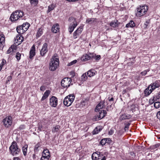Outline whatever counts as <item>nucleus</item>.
Segmentation results:
<instances>
[{
  "label": "nucleus",
  "instance_id": "nucleus-1",
  "mask_svg": "<svg viewBox=\"0 0 160 160\" xmlns=\"http://www.w3.org/2000/svg\"><path fill=\"white\" fill-rule=\"evenodd\" d=\"M59 60L57 54H54L49 64V69L51 71H54L59 65Z\"/></svg>",
  "mask_w": 160,
  "mask_h": 160
},
{
  "label": "nucleus",
  "instance_id": "nucleus-2",
  "mask_svg": "<svg viewBox=\"0 0 160 160\" xmlns=\"http://www.w3.org/2000/svg\"><path fill=\"white\" fill-rule=\"evenodd\" d=\"M11 153L13 156H15L18 154L21 150L18 147L17 143L15 142H12L11 145L9 147Z\"/></svg>",
  "mask_w": 160,
  "mask_h": 160
},
{
  "label": "nucleus",
  "instance_id": "nucleus-3",
  "mask_svg": "<svg viewBox=\"0 0 160 160\" xmlns=\"http://www.w3.org/2000/svg\"><path fill=\"white\" fill-rule=\"evenodd\" d=\"M23 15V12L21 10H17L11 15L10 19L12 22L16 21Z\"/></svg>",
  "mask_w": 160,
  "mask_h": 160
},
{
  "label": "nucleus",
  "instance_id": "nucleus-4",
  "mask_svg": "<svg viewBox=\"0 0 160 160\" xmlns=\"http://www.w3.org/2000/svg\"><path fill=\"white\" fill-rule=\"evenodd\" d=\"M137 12L136 14L137 16L141 17L143 15L148 9V7L145 5L143 6H140L137 8Z\"/></svg>",
  "mask_w": 160,
  "mask_h": 160
},
{
  "label": "nucleus",
  "instance_id": "nucleus-5",
  "mask_svg": "<svg viewBox=\"0 0 160 160\" xmlns=\"http://www.w3.org/2000/svg\"><path fill=\"white\" fill-rule=\"evenodd\" d=\"M2 122L4 127L6 128H8L10 127L12 124V118L10 116H7L3 119Z\"/></svg>",
  "mask_w": 160,
  "mask_h": 160
},
{
  "label": "nucleus",
  "instance_id": "nucleus-6",
  "mask_svg": "<svg viewBox=\"0 0 160 160\" xmlns=\"http://www.w3.org/2000/svg\"><path fill=\"white\" fill-rule=\"evenodd\" d=\"M50 157V152L48 149H46L43 151L40 160H49Z\"/></svg>",
  "mask_w": 160,
  "mask_h": 160
},
{
  "label": "nucleus",
  "instance_id": "nucleus-7",
  "mask_svg": "<svg viewBox=\"0 0 160 160\" xmlns=\"http://www.w3.org/2000/svg\"><path fill=\"white\" fill-rule=\"evenodd\" d=\"M71 79L69 78H64L61 81V85L63 88H67L70 86Z\"/></svg>",
  "mask_w": 160,
  "mask_h": 160
},
{
  "label": "nucleus",
  "instance_id": "nucleus-8",
  "mask_svg": "<svg viewBox=\"0 0 160 160\" xmlns=\"http://www.w3.org/2000/svg\"><path fill=\"white\" fill-rule=\"evenodd\" d=\"M50 105L53 107H55L58 104V99L55 96H52L50 99Z\"/></svg>",
  "mask_w": 160,
  "mask_h": 160
},
{
  "label": "nucleus",
  "instance_id": "nucleus-9",
  "mask_svg": "<svg viewBox=\"0 0 160 160\" xmlns=\"http://www.w3.org/2000/svg\"><path fill=\"white\" fill-rule=\"evenodd\" d=\"M94 57V54L93 53H90L89 54H85L83 55L81 58V59L82 61H87L91 59Z\"/></svg>",
  "mask_w": 160,
  "mask_h": 160
},
{
  "label": "nucleus",
  "instance_id": "nucleus-10",
  "mask_svg": "<svg viewBox=\"0 0 160 160\" xmlns=\"http://www.w3.org/2000/svg\"><path fill=\"white\" fill-rule=\"evenodd\" d=\"M48 44L46 43H44L40 51V54L42 56H44L48 52Z\"/></svg>",
  "mask_w": 160,
  "mask_h": 160
},
{
  "label": "nucleus",
  "instance_id": "nucleus-11",
  "mask_svg": "<svg viewBox=\"0 0 160 160\" xmlns=\"http://www.w3.org/2000/svg\"><path fill=\"white\" fill-rule=\"evenodd\" d=\"M160 86V81H156L152 83H151L149 86L152 90H154L156 88H159Z\"/></svg>",
  "mask_w": 160,
  "mask_h": 160
},
{
  "label": "nucleus",
  "instance_id": "nucleus-12",
  "mask_svg": "<svg viewBox=\"0 0 160 160\" xmlns=\"http://www.w3.org/2000/svg\"><path fill=\"white\" fill-rule=\"evenodd\" d=\"M83 28L82 27H79L77 30L74 32L73 33V38L74 39H76L77 38V36H79L81 33L82 31L83 30Z\"/></svg>",
  "mask_w": 160,
  "mask_h": 160
},
{
  "label": "nucleus",
  "instance_id": "nucleus-13",
  "mask_svg": "<svg viewBox=\"0 0 160 160\" xmlns=\"http://www.w3.org/2000/svg\"><path fill=\"white\" fill-rule=\"evenodd\" d=\"M104 103V102H101L99 103H98L95 108V112H97L98 110L99 111V109L104 108L105 107Z\"/></svg>",
  "mask_w": 160,
  "mask_h": 160
},
{
  "label": "nucleus",
  "instance_id": "nucleus-14",
  "mask_svg": "<svg viewBox=\"0 0 160 160\" xmlns=\"http://www.w3.org/2000/svg\"><path fill=\"white\" fill-rule=\"evenodd\" d=\"M35 46L33 45L31 47L29 52V58L30 59H32V57L34 56L35 54Z\"/></svg>",
  "mask_w": 160,
  "mask_h": 160
},
{
  "label": "nucleus",
  "instance_id": "nucleus-15",
  "mask_svg": "<svg viewBox=\"0 0 160 160\" xmlns=\"http://www.w3.org/2000/svg\"><path fill=\"white\" fill-rule=\"evenodd\" d=\"M59 24L58 23H56L52 26V31L54 33H56L59 31Z\"/></svg>",
  "mask_w": 160,
  "mask_h": 160
},
{
  "label": "nucleus",
  "instance_id": "nucleus-16",
  "mask_svg": "<svg viewBox=\"0 0 160 160\" xmlns=\"http://www.w3.org/2000/svg\"><path fill=\"white\" fill-rule=\"evenodd\" d=\"M100 152H95L93 153L92 156V158L93 160H98L100 158H98V157H100Z\"/></svg>",
  "mask_w": 160,
  "mask_h": 160
},
{
  "label": "nucleus",
  "instance_id": "nucleus-17",
  "mask_svg": "<svg viewBox=\"0 0 160 160\" xmlns=\"http://www.w3.org/2000/svg\"><path fill=\"white\" fill-rule=\"evenodd\" d=\"M150 87L149 86L144 91L145 96L146 97L148 96L153 91L152 90L151 88L150 89Z\"/></svg>",
  "mask_w": 160,
  "mask_h": 160
},
{
  "label": "nucleus",
  "instance_id": "nucleus-18",
  "mask_svg": "<svg viewBox=\"0 0 160 160\" xmlns=\"http://www.w3.org/2000/svg\"><path fill=\"white\" fill-rule=\"evenodd\" d=\"M68 97H66L64 99L63 101L64 104L68 107L70 106L72 103V102L71 101H69V99H68Z\"/></svg>",
  "mask_w": 160,
  "mask_h": 160
},
{
  "label": "nucleus",
  "instance_id": "nucleus-19",
  "mask_svg": "<svg viewBox=\"0 0 160 160\" xmlns=\"http://www.w3.org/2000/svg\"><path fill=\"white\" fill-rule=\"evenodd\" d=\"M17 32L20 34L26 32V29H23L22 26H18L16 28Z\"/></svg>",
  "mask_w": 160,
  "mask_h": 160
},
{
  "label": "nucleus",
  "instance_id": "nucleus-20",
  "mask_svg": "<svg viewBox=\"0 0 160 160\" xmlns=\"http://www.w3.org/2000/svg\"><path fill=\"white\" fill-rule=\"evenodd\" d=\"M50 93V91L49 90H46L44 93L41 100L42 101L47 98L48 97Z\"/></svg>",
  "mask_w": 160,
  "mask_h": 160
},
{
  "label": "nucleus",
  "instance_id": "nucleus-21",
  "mask_svg": "<svg viewBox=\"0 0 160 160\" xmlns=\"http://www.w3.org/2000/svg\"><path fill=\"white\" fill-rule=\"evenodd\" d=\"M118 24L117 20L112 21L110 23V25L113 28L118 27Z\"/></svg>",
  "mask_w": 160,
  "mask_h": 160
},
{
  "label": "nucleus",
  "instance_id": "nucleus-22",
  "mask_svg": "<svg viewBox=\"0 0 160 160\" xmlns=\"http://www.w3.org/2000/svg\"><path fill=\"white\" fill-rule=\"evenodd\" d=\"M107 140H108V141H111V139L110 138H105L101 140L100 142V143L103 146L107 142Z\"/></svg>",
  "mask_w": 160,
  "mask_h": 160
},
{
  "label": "nucleus",
  "instance_id": "nucleus-23",
  "mask_svg": "<svg viewBox=\"0 0 160 160\" xmlns=\"http://www.w3.org/2000/svg\"><path fill=\"white\" fill-rule=\"evenodd\" d=\"M135 26V24L132 20L130 21V22L126 25V27L128 28L129 27L133 28Z\"/></svg>",
  "mask_w": 160,
  "mask_h": 160
},
{
  "label": "nucleus",
  "instance_id": "nucleus-24",
  "mask_svg": "<svg viewBox=\"0 0 160 160\" xmlns=\"http://www.w3.org/2000/svg\"><path fill=\"white\" fill-rule=\"evenodd\" d=\"M28 146L27 144L25 145L22 148V151L24 156H26L27 154V148Z\"/></svg>",
  "mask_w": 160,
  "mask_h": 160
},
{
  "label": "nucleus",
  "instance_id": "nucleus-25",
  "mask_svg": "<svg viewBox=\"0 0 160 160\" xmlns=\"http://www.w3.org/2000/svg\"><path fill=\"white\" fill-rule=\"evenodd\" d=\"M88 102V99H85L82 101L81 103V105L82 107H84L87 106Z\"/></svg>",
  "mask_w": 160,
  "mask_h": 160
},
{
  "label": "nucleus",
  "instance_id": "nucleus-26",
  "mask_svg": "<svg viewBox=\"0 0 160 160\" xmlns=\"http://www.w3.org/2000/svg\"><path fill=\"white\" fill-rule=\"evenodd\" d=\"M87 75L89 77H91L93 76L95 74V71L94 70H91L88 71L87 72Z\"/></svg>",
  "mask_w": 160,
  "mask_h": 160
},
{
  "label": "nucleus",
  "instance_id": "nucleus-27",
  "mask_svg": "<svg viewBox=\"0 0 160 160\" xmlns=\"http://www.w3.org/2000/svg\"><path fill=\"white\" fill-rule=\"evenodd\" d=\"M60 127V126L58 125L53 127L52 129V132L55 133L58 132L59 129Z\"/></svg>",
  "mask_w": 160,
  "mask_h": 160
},
{
  "label": "nucleus",
  "instance_id": "nucleus-28",
  "mask_svg": "<svg viewBox=\"0 0 160 160\" xmlns=\"http://www.w3.org/2000/svg\"><path fill=\"white\" fill-rule=\"evenodd\" d=\"M42 33L43 29L41 28H39L36 35V37L37 38H39L42 35Z\"/></svg>",
  "mask_w": 160,
  "mask_h": 160
},
{
  "label": "nucleus",
  "instance_id": "nucleus-29",
  "mask_svg": "<svg viewBox=\"0 0 160 160\" xmlns=\"http://www.w3.org/2000/svg\"><path fill=\"white\" fill-rule=\"evenodd\" d=\"M23 28V29H26V31H27V30L29 26H30V24L26 22L25 23H24L22 25Z\"/></svg>",
  "mask_w": 160,
  "mask_h": 160
},
{
  "label": "nucleus",
  "instance_id": "nucleus-30",
  "mask_svg": "<svg viewBox=\"0 0 160 160\" xmlns=\"http://www.w3.org/2000/svg\"><path fill=\"white\" fill-rule=\"evenodd\" d=\"M95 19H96V18H88L86 21V22L88 24H91L95 22Z\"/></svg>",
  "mask_w": 160,
  "mask_h": 160
},
{
  "label": "nucleus",
  "instance_id": "nucleus-31",
  "mask_svg": "<svg viewBox=\"0 0 160 160\" xmlns=\"http://www.w3.org/2000/svg\"><path fill=\"white\" fill-rule=\"evenodd\" d=\"M30 2L32 5L36 6L38 3V0H30Z\"/></svg>",
  "mask_w": 160,
  "mask_h": 160
},
{
  "label": "nucleus",
  "instance_id": "nucleus-32",
  "mask_svg": "<svg viewBox=\"0 0 160 160\" xmlns=\"http://www.w3.org/2000/svg\"><path fill=\"white\" fill-rule=\"evenodd\" d=\"M55 6L53 4H52L48 6V12H49L53 10Z\"/></svg>",
  "mask_w": 160,
  "mask_h": 160
},
{
  "label": "nucleus",
  "instance_id": "nucleus-33",
  "mask_svg": "<svg viewBox=\"0 0 160 160\" xmlns=\"http://www.w3.org/2000/svg\"><path fill=\"white\" fill-rule=\"evenodd\" d=\"M5 40L4 36L3 34H2L0 35V44H2L3 42H4Z\"/></svg>",
  "mask_w": 160,
  "mask_h": 160
},
{
  "label": "nucleus",
  "instance_id": "nucleus-34",
  "mask_svg": "<svg viewBox=\"0 0 160 160\" xmlns=\"http://www.w3.org/2000/svg\"><path fill=\"white\" fill-rule=\"evenodd\" d=\"M152 98L149 99V103L150 104H152L154 102L157 100V98H155V97L154 96Z\"/></svg>",
  "mask_w": 160,
  "mask_h": 160
},
{
  "label": "nucleus",
  "instance_id": "nucleus-35",
  "mask_svg": "<svg viewBox=\"0 0 160 160\" xmlns=\"http://www.w3.org/2000/svg\"><path fill=\"white\" fill-rule=\"evenodd\" d=\"M98 111L99 112L98 115L99 116V117L101 119L104 118L105 116L104 115V113L102 112V110Z\"/></svg>",
  "mask_w": 160,
  "mask_h": 160
},
{
  "label": "nucleus",
  "instance_id": "nucleus-36",
  "mask_svg": "<svg viewBox=\"0 0 160 160\" xmlns=\"http://www.w3.org/2000/svg\"><path fill=\"white\" fill-rule=\"evenodd\" d=\"M87 77L86 73H83L81 76V79L82 81H85L87 79Z\"/></svg>",
  "mask_w": 160,
  "mask_h": 160
},
{
  "label": "nucleus",
  "instance_id": "nucleus-37",
  "mask_svg": "<svg viewBox=\"0 0 160 160\" xmlns=\"http://www.w3.org/2000/svg\"><path fill=\"white\" fill-rule=\"evenodd\" d=\"M154 106L156 108H159L160 107V102H156L154 103Z\"/></svg>",
  "mask_w": 160,
  "mask_h": 160
},
{
  "label": "nucleus",
  "instance_id": "nucleus-38",
  "mask_svg": "<svg viewBox=\"0 0 160 160\" xmlns=\"http://www.w3.org/2000/svg\"><path fill=\"white\" fill-rule=\"evenodd\" d=\"M100 119L99 117V116L98 114L94 116L92 119V120L94 121L99 120Z\"/></svg>",
  "mask_w": 160,
  "mask_h": 160
},
{
  "label": "nucleus",
  "instance_id": "nucleus-39",
  "mask_svg": "<svg viewBox=\"0 0 160 160\" xmlns=\"http://www.w3.org/2000/svg\"><path fill=\"white\" fill-rule=\"evenodd\" d=\"M21 56V54L18 52H17L16 55V58L18 61H19L20 59Z\"/></svg>",
  "mask_w": 160,
  "mask_h": 160
},
{
  "label": "nucleus",
  "instance_id": "nucleus-40",
  "mask_svg": "<svg viewBox=\"0 0 160 160\" xmlns=\"http://www.w3.org/2000/svg\"><path fill=\"white\" fill-rule=\"evenodd\" d=\"M14 46H11L8 49V50L7 51V54H9L10 52H12L13 51V47Z\"/></svg>",
  "mask_w": 160,
  "mask_h": 160
},
{
  "label": "nucleus",
  "instance_id": "nucleus-41",
  "mask_svg": "<svg viewBox=\"0 0 160 160\" xmlns=\"http://www.w3.org/2000/svg\"><path fill=\"white\" fill-rule=\"evenodd\" d=\"M77 23L76 21H75V22H73V24H70V26H71V27L73 29H74L77 26Z\"/></svg>",
  "mask_w": 160,
  "mask_h": 160
},
{
  "label": "nucleus",
  "instance_id": "nucleus-42",
  "mask_svg": "<svg viewBox=\"0 0 160 160\" xmlns=\"http://www.w3.org/2000/svg\"><path fill=\"white\" fill-rule=\"evenodd\" d=\"M67 97H68L69 98H70L71 99V101L72 102H73V101L75 98V96L73 94H70Z\"/></svg>",
  "mask_w": 160,
  "mask_h": 160
},
{
  "label": "nucleus",
  "instance_id": "nucleus-43",
  "mask_svg": "<svg viewBox=\"0 0 160 160\" xmlns=\"http://www.w3.org/2000/svg\"><path fill=\"white\" fill-rule=\"evenodd\" d=\"M125 119H126L125 117V114H123L120 115L119 118L120 121H122Z\"/></svg>",
  "mask_w": 160,
  "mask_h": 160
},
{
  "label": "nucleus",
  "instance_id": "nucleus-44",
  "mask_svg": "<svg viewBox=\"0 0 160 160\" xmlns=\"http://www.w3.org/2000/svg\"><path fill=\"white\" fill-rule=\"evenodd\" d=\"M40 145L39 143L36 144L35 146L34 150L35 152H37L38 151V148L40 147Z\"/></svg>",
  "mask_w": 160,
  "mask_h": 160
},
{
  "label": "nucleus",
  "instance_id": "nucleus-45",
  "mask_svg": "<svg viewBox=\"0 0 160 160\" xmlns=\"http://www.w3.org/2000/svg\"><path fill=\"white\" fill-rule=\"evenodd\" d=\"M77 62V61L76 60H75L72 61L68 63V66H71V65L76 63Z\"/></svg>",
  "mask_w": 160,
  "mask_h": 160
},
{
  "label": "nucleus",
  "instance_id": "nucleus-46",
  "mask_svg": "<svg viewBox=\"0 0 160 160\" xmlns=\"http://www.w3.org/2000/svg\"><path fill=\"white\" fill-rule=\"evenodd\" d=\"M68 21L70 22H71L72 21H73V22H75L76 21V19L72 17H69V18Z\"/></svg>",
  "mask_w": 160,
  "mask_h": 160
},
{
  "label": "nucleus",
  "instance_id": "nucleus-47",
  "mask_svg": "<svg viewBox=\"0 0 160 160\" xmlns=\"http://www.w3.org/2000/svg\"><path fill=\"white\" fill-rule=\"evenodd\" d=\"M130 125V123H128L127 124L124 128V130L125 132H127L128 130V129L129 128V126Z\"/></svg>",
  "mask_w": 160,
  "mask_h": 160
},
{
  "label": "nucleus",
  "instance_id": "nucleus-48",
  "mask_svg": "<svg viewBox=\"0 0 160 160\" xmlns=\"http://www.w3.org/2000/svg\"><path fill=\"white\" fill-rule=\"evenodd\" d=\"M93 58H94L95 59V60L98 61L100 59L101 56L100 55H96L95 56H94V57Z\"/></svg>",
  "mask_w": 160,
  "mask_h": 160
},
{
  "label": "nucleus",
  "instance_id": "nucleus-49",
  "mask_svg": "<svg viewBox=\"0 0 160 160\" xmlns=\"http://www.w3.org/2000/svg\"><path fill=\"white\" fill-rule=\"evenodd\" d=\"M19 36L20 35H17L16 37V39L18 41L20 42L22 41V40L21 39V41H20V40H21V38Z\"/></svg>",
  "mask_w": 160,
  "mask_h": 160
},
{
  "label": "nucleus",
  "instance_id": "nucleus-50",
  "mask_svg": "<svg viewBox=\"0 0 160 160\" xmlns=\"http://www.w3.org/2000/svg\"><path fill=\"white\" fill-rule=\"evenodd\" d=\"M112 103H111V105H108V106L106 107V109L107 111H108L109 110H111V106H112Z\"/></svg>",
  "mask_w": 160,
  "mask_h": 160
},
{
  "label": "nucleus",
  "instance_id": "nucleus-51",
  "mask_svg": "<svg viewBox=\"0 0 160 160\" xmlns=\"http://www.w3.org/2000/svg\"><path fill=\"white\" fill-rule=\"evenodd\" d=\"M38 129L40 131H43V128H42V124H39L38 125Z\"/></svg>",
  "mask_w": 160,
  "mask_h": 160
},
{
  "label": "nucleus",
  "instance_id": "nucleus-52",
  "mask_svg": "<svg viewBox=\"0 0 160 160\" xmlns=\"http://www.w3.org/2000/svg\"><path fill=\"white\" fill-rule=\"evenodd\" d=\"M150 20H147V21H146V22L145 23L144 25L145 26V28H146L148 26V24L150 23Z\"/></svg>",
  "mask_w": 160,
  "mask_h": 160
},
{
  "label": "nucleus",
  "instance_id": "nucleus-53",
  "mask_svg": "<svg viewBox=\"0 0 160 160\" xmlns=\"http://www.w3.org/2000/svg\"><path fill=\"white\" fill-rule=\"evenodd\" d=\"M125 117L126 119H129L131 118L132 116L130 114H125Z\"/></svg>",
  "mask_w": 160,
  "mask_h": 160
},
{
  "label": "nucleus",
  "instance_id": "nucleus-54",
  "mask_svg": "<svg viewBox=\"0 0 160 160\" xmlns=\"http://www.w3.org/2000/svg\"><path fill=\"white\" fill-rule=\"evenodd\" d=\"M73 28L71 27V26H69V27L68 28V30L70 33H72L73 32Z\"/></svg>",
  "mask_w": 160,
  "mask_h": 160
},
{
  "label": "nucleus",
  "instance_id": "nucleus-55",
  "mask_svg": "<svg viewBox=\"0 0 160 160\" xmlns=\"http://www.w3.org/2000/svg\"><path fill=\"white\" fill-rule=\"evenodd\" d=\"M6 61L4 59H2V61L1 65L2 67L6 63Z\"/></svg>",
  "mask_w": 160,
  "mask_h": 160
},
{
  "label": "nucleus",
  "instance_id": "nucleus-56",
  "mask_svg": "<svg viewBox=\"0 0 160 160\" xmlns=\"http://www.w3.org/2000/svg\"><path fill=\"white\" fill-rule=\"evenodd\" d=\"M114 131L113 129H111L109 131V134L110 135H112Z\"/></svg>",
  "mask_w": 160,
  "mask_h": 160
},
{
  "label": "nucleus",
  "instance_id": "nucleus-57",
  "mask_svg": "<svg viewBox=\"0 0 160 160\" xmlns=\"http://www.w3.org/2000/svg\"><path fill=\"white\" fill-rule=\"evenodd\" d=\"M45 89V86H44L42 85L40 88V90L42 91H44Z\"/></svg>",
  "mask_w": 160,
  "mask_h": 160
},
{
  "label": "nucleus",
  "instance_id": "nucleus-58",
  "mask_svg": "<svg viewBox=\"0 0 160 160\" xmlns=\"http://www.w3.org/2000/svg\"><path fill=\"white\" fill-rule=\"evenodd\" d=\"M154 97H155V98H157V99L158 100L160 98V92H159L158 93L157 95L156 96H154Z\"/></svg>",
  "mask_w": 160,
  "mask_h": 160
},
{
  "label": "nucleus",
  "instance_id": "nucleus-59",
  "mask_svg": "<svg viewBox=\"0 0 160 160\" xmlns=\"http://www.w3.org/2000/svg\"><path fill=\"white\" fill-rule=\"evenodd\" d=\"M147 71L146 70H144L143 72H142L141 73L142 75H145L147 74Z\"/></svg>",
  "mask_w": 160,
  "mask_h": 160
},
{
  "label": "nucleus",
  "instance_id": "nucleus-60",
  "mask_svg": "<svg viewBox=\"0 0 160 160\" xmlns=\"http://www.w3.org/2000/svg\"><path fill=\"white\" fill-rule=\"evenodd\" d=\"M25 126L24 125H21L20 126L19 128L20 129H23L25 128Z\"/></svg>",
  "mask_w": 160,
  "mask_h": 160
},
{
  "label": "nucleus",
  "instance_id": "nucleus-61",
  "mask_svg": "<svg viewBox=\"0 0 160 160\" xmlns=\"http://www.w3.org/2000/svg\"><path fill=\"white\" fill-rule=\"evenodd\" d=\"M102 112H103V113H104V115L105 116H106L107 115V112L106 111L104 110H102Z\"/></svg>",
  "mask_w": 160,
  "mask_h": 160
},
{
  "label": "nucleus",
  "instance_id": "nucleus-62",
  "mask_svg": "<svg viewBox=\"0 0 160 160\" xmlns=\"http://www.w3.org/2000/svg\"><path fill=\"white\" fill-rule=\"evenodd\" d=\"M13 160H20V159L18 157H15L14 158Z\"/></svg>",
  "mask_w": 160,
  "mask_h": 160
},
{
  "label": "nucleus",
  "instance_id": "nucleus-63",
  "mask_svg": "<svg viewBox=\"0 0 160 160\" xmlns=\"http://www.w3.org/2000/svg\"><path fill=\"white\" fill-rule=\"evenodd\" d=\"M113 99H114V98H111L110 99H109V102H112V101H113Z\"/></svg>",
  "mask_w": 160,
  "mask_h": 160
},
{
  "label": "nucleus",
  "instance_id": "nucleus-64",
  "mask_svg": "<svg viewBox=\"0 0 160 160\" xmlns=\"http://www.w3.org/2000/svg\"><path fill=\"white\" fill-rule=\"evenodd\" d=\"M157 116L158 117H159L160 116V111H158V112Z\"/></svg>",
  "mask_w": 160,
  "mask_h": 160
}]
</instances>
